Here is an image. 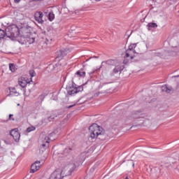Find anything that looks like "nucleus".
Listing matches in <instances>:
<instances>
[{"label": "nucleus", "mask_w": 179, "mask_h": 179, "mask_svg": "<svg viewBox=\"0 0 179 179\" xmlns=\"http://www.w3.org/2000/svg\"><path fill=\"white\" fill-rule=\"evenodd\" d=\"M89 132L92 139H96L97 137L104 135V129L97 124H93L89 127Z\"/></svg>", "instance_id": "1"}, {"label": "nucleus", "mask_w": 179, "mask_h": 179, "mask_svg": "<svg viewBox=\"0 0 179 179\" xmlns=\"http://www.w3.org/2000/svg\"><path fill=\"white\" fill-rule=\"evenodd\" d=\"M6 34L8 38H17L20 35V30L16 24H13L6 29Z\"/></svg>", "instance_id": "2"}, {"label": "nucleus", "mask_w": 179, "mask_h": 179, "mask_svg": "<svg viewBox=\"0 0 179 179\" xmlns=\"http://www.w3.org/2000/svg\"><path fill=\"white\" fill-rule=\"evenodd\" d=\"M135 48H136V43H131L126 50L124 60L123 61L124 65L128 64V60H127V59L130 58V59H134V58H136V55H138V53L135 51Z\"/></svg>", "instance_id": "3"}, {"label": "nucleus", "mask_w": 179, "mask_h": 179, "mask_svg": "<svg viewBox=\"0 0 179 179\" xmlns=\"http://www.w3.org/2000/svg\"><path fill=\"white\" fill-rule=\"evenodd\" d=\"M87 84V83H85L80 86H78V85L75 84V83H73V81L72 86L70 87L69 90L67 91V94H69V96H75V94H77V93H79L80 92H83V86Z\"/></svg>", "instance_id": "4"}, {"label": "nucleus", "mask_w": 179, "mask_h": 179, "mask_svg": "<svg viewBox=\"0 0 179 179\" xmlns=\"http://www.w3.org/2000/svg\"><path fill=\"white\" fill-rule=\"evenodd\" d=\"M68 175L62 176V172L61 171H55L50 176V179H66Z\"/></svg>", "instance_id": "5"}, {"label": "nucleus", "mask_w": 179, "mask_h": 179, "mask_svg": "<svg viewBox=\"0 0 179 179\" xmlns=\"http://www.w3.org/2000/svg\"><path fill=\"white\" fill-rule=\"evenodd\" d=\"M10 135L13 136L15 142H19V140L20 139V133H19V130H17V129L11 130Z\"/></svg>", "instance_id": "6"}, {"label": "nucleus", "mask_w": 179, "mask_h": 179, "mask_svg": "<svg viewBox=\"0 0 179 179\" xmlns=\"http://www.w3.org/2000/svg\"><path fill=\"white\" fill-rule=\"evenodd\" d=\"M43 16H44V14H43L42 12H36L34 14V19L36 22H38V23L43 24L44 23V21L43 20Z\"/></svg>", "instance_id": "7"}, {"label": "nucleus", "mask_w": 179, "mask_h": 179, "mask_svg": "<svg viewBox=\"0 0 179 179\" xmlns=\"http://www.w3.org/2000/svg\"><path fill=\"white\" fill-rule=\"evenodd\" d=\"M40 161H36L31 166L30 173H36L40 169Z\"/></svg>", "instance_id": "8"}, {"label": "nucleus", "mask_w": 179, "mask_h": 179, "mask_svg": "<svg viewBox=\"0 0 179 179\" xmlns=\"http://www.w3.org/2000/svg\"><path fill=\"white\" fill-rule=\"evenodd\" d=\"M52 134H50L49 136L45 137V143H43L42 145H41V149H48V147L50 146V136H51Z\"/></svg>", "instance_id": "9"}, {"label": "nucleus", "mask_w": 179, "mask_h": 179, "mask_svg": "<svg viewBox=\"0 0 179 179\" xmlns=\"http://www.w3.org/2000/svg\"><path fill=\"white\" fill-rule=\"evenodd\" d=\"M85 76H86V72L83 71V70H79L75 73L73 79H75V78H85Z\"/></svg>", "instance_id": "10"}, {"label": "nucleus", "mask_w": 179, "mask_h": 179, "mask_svg": "<svg viewBox=\"0 0 179 179\" xmlns=\"http://www.w3.org/2000/svg\"><path fill=\"white\" fill-rule=\"evenodd\" d=\"M29 83V82H27V80H26V79H24V78H20L18 80V85H20V86H21V87H26V86H27V84Z\"/></svg>", "instance_id": "11"}, {"label": "nucleus", "mask_w": 179, "mask_h": 179, "mask_svg": "<svg viewBox=\"0 0 179 179\" xmlns=\"http://www.w3.org/2000/svg\"><path fill=\"white\" fill-rule=\"evenodd\" d=\"M22 36L24 37H29L30 35V29L29 28H22Z\"/></svg>", "instance_id": "12"}, {"label": "nucleus", "mask_w": 179, "mask_h": 179, "mask_svg": "<svg viewBox=\"0 0 179 179\" xmlns=\"http://www.w3.org/2000/svg\"><path fill=\"white\" fill-rule=\"evenodd\" d=\"M122 69H121V66H116L113 71L110 73V76H114V75H115L116 73H118V72H121Z\"/></svg>", "instance_id": "13"}, {"label": "nucleus", "mask_w": 179, "mask_h": 179, "mask_svg": "<svg viewBox=\"0 0 179 179\" xmlns=\"http://www.w3.org/2000/svg\"><path fill=\"white\" fill-rule=\"evenodd\" d=\"M10 92L7 96H17V91H16V88L15 87H10L9 88Z\"/></svg>", "instance_id": "14"}, {"label": "nucleus", "mask_w": 179, "mask_h": 179, "mask_svg": "<svg viewBox=\"0 0 179 179\" xmlns=\"http://www.w3.org/2000/svg\"><path fill=\"white\" fill-rule=\"evenodd\" d=\"M65 55H66V52H65V50H59V52H57V58H60V59H62L63 57H65Z\"/></svg>", "instance_id": "15"}, {"label": "nucleus", "mask_w": 179, "mask_h": 179, "mask_svg": "<svg viewBox=\"0 0 179 179\" xmlns=\"http://www.w3.org/2000/svg\"><path fill=\"white\" fill-rule=\"evenodd\" d=\"M131 118H134V120H138V118H141V112H134L131 115Z\"/></svg>", "instance_id": "16"}, {"label": "nucleus", "mask_w": 179, "mask_h": 179, "mask_svg": "<svg viewBox=\"0 0 179 179\" xmlns=\"http://www.w3.org/2000/svg\"><path fill=\"white\" fill-rule=\"evenodd\" d=\"M44 99H45V95L44 94L39 95L37 99L38 103H40V104H41V103L44 101Z\"/></svg>", "instance_id": "17"}, {"label": "nucleus", "mask_w": 179, "mask_h": 179, "mask_svg": "<svg viewBox=\"0 0 179 179\" xmlns=\"http://www.w3.org/2000/svg\"><path fill=\"white\" fill-rule=\"evenodd\" d=\"M71 152H72V148H66L64 150L62 155L63 156H68V155H69Z\"/></svg>", "instance_id": "18"}, {"label": "nucleus", "mask_w": 179, "mask_h": 179, "mask_svg": "<svg viewBox=\"0 0 179 179\" xmlns=\"http://www.w3.org/2000/svg\"><path fill=\"white\" fill-rule=\"evenodd\" d=\"M148 30H150V29H155L157 27V24L155 22H150L148 24Z\"/></svg>", "instance_id": "19"}, {"label": "nucleus", "mask_w": 179, "mask_h": 179, "mask_svg": "<svg viewBox=\"0 0 179 179\" xmlns=\"http://www.w3.org/2000/svg\"><path fill=\"white\" fill-rule=\"evenodd\" d=\"M161 89L163 92H166V93H170L171 92V89L169 88L167 85H163Z\"/></svg>", "instance_id": "20"}, {"label": "nucleus", "mask_w": 179, "mask_h": 179, "mask_svg": "<svg viewBox=\"0 0 179 179\" xmlns=\"http://www.w3.org/2000/svg\"><path fill=\"white\" fill-rule=\"evenodd\" d=\"M5 36H6V30L3 31V29H0V40L4 38Z\"/></svg>", "instance_id": "21"}, {"label": "nucleus", "mask_w": 179, "mask_h": 179, "mask_svg": "<svg viewBox=\"0 0 179 179\" xmlns=\"http://www.w3.org/2000/svg\"><path fill=\"white\" fill-rule=\"evenodd\" d=\"M54 19H55V15L54 14V13H50L48 14V20H50V22H52Z\"/></svg>", "instance_id": "22"}, {"label": "nucleus", "mask_w": 179, "mask_h": 179, "mask_svg": "<svg viewBox=\"0 0 179 179\" xmlns=\"http://www.w3.org/2000/svg\"><path fill=\"white\" fill-rule=\"evenodd\" d=\"M9 69L11 71V72H15V71H16V66L13 64H10Z\"/></svg>", "instance_id": "23"}, {"label": "nucleus", "mask_w": 179, "mask_h": 179, "mask_svg": "<svg viewBox=\"0 0 179 179\" xmlns=\"http://www.w3.org/2000/svg\"><path fill=\"white\" fill-rule=\"evenodd\" d=\"M31 131H36V127L31 126L27 129V132H31Z\"/></svg>", "instance_id": "24"}, {"label": "nucleus", "mask_w": 179, "mask_h": 179, "mask_svg": "<svg viewBox=\"0 0 179 179\" xmlns=\"http://www.w3.org/2000/svg\"><path fill=\"white\" fill-rule=\"evenodd\" d=\"M29 75L31 78H34V76H36V71H34V70H30Z\"/></svg>", "instance_id": "25"}, {"label": "nucleus", "mask_w": 179, "mask_h": 179, "mask_svg": "<svg viewBox=\"0 0 179 179\" xmlns=\"http://www.w3.org/2000/svg\"><path fill=\"white\" fill-rule=\"evenodd\" d=\"M75 169H76V167L75 166V165H73L72 168L69 171V174L68 176H71V174H72V172L73 171V170H75Z\"/></svg>", "instance_id": "26"}, {"label": "nucleus", "mask_w": 179, "mask_h": 179, "mask_svg": "<svg viewBox=\"0 0 179 179\" xmlns=\"http://www.w3.org/2000/svg\"><path fill=\"white\" fill-rule=\"evenodd\" d=\"M108 65H113L114 64V60L113 59H109L108 61H106V62Z\"/></svg>", "instance_id": "27"}, {"label": "nucleus", "mask_w": 179, "mask_h": 179, "mask_svg": "<svg viewBox=\"0 0 179 179\" xmlns=\"http://www.w3.org/2000/svg\"><path fill=\"white\" fill-rule=\"evenodd\" d=\"M152 57H162V54H160L159 52H153Z\"/></svg>", "instance_id": "28"}, {"label": "nucleus", "mask_w": 179, "mask_h": 179, "mask_svg": "<svg viewBox=\"0 0 179 179\" xmlns=\"http://www.w3.org/2000/svg\"><path fill=\"white\" fill-rule=\"evenodd\" d=\"M48 121H50V122L54 121V120H55V116L52 115V116L49 117L48 118Z\"/></svg>", "instance_id": "29"}, {"label": "nucleus", "mask_w": 179, "mask_h": 179, "mask_svg": "<svg viewBox=\"0 0 179 179\" xmlns=\"http://www.w3.org/2000/svg\"><path fill=\"white\" fill-rule=\"evenodd\" d=\"M12 117H13V115L10 114L9 116H8V120H7V121H9L10 120H12V121H15V119L12 118Z\"/></svg>", "instance_id": "30"}, {"label": "nucleus", "mask_w": 179, "mask_h": 179, "mask_svg": "<svg viewBox=\"0 0 179 179\" xmlns=\"http://www.w3.org/2000/svg\"><path fill=\"white\" fill-rule=\"evenodd\" d=\"M35 38L34 37L29 39L30 43H34Z\"/></svg>", "instance_id": "31"}, {"label": "nucleus", "mask_w": 179, "mask_h": 179, "mask_svg": "<svg viewBox=\"0 0 179 179\" xmlns=\"http://www.w3.org/2000/svg\"><path fill=\"white\" fill-rule=\"evenodd\" d=\"M75 106H76V104H73V105L69 106L68 107V108H72V107H75Z\"/></svg>", "instance_id": "32"}, {"label": "nucleus", "mask_w": 179, "mask_h": 179, "mask_svg": "<svg viewBox=\"0 0 179 179\" xmlns=\"http://www.w3.org/2000/svg\"><path fill=\"white\" fill-rule=\"evenodd\" d=\"M15 3H19L20 2V0H14Z\"/></svg>", "instance_id": "33"}, {"label": "nucleus", "mask_w": 179, "mask_h": 179, "mask_svg": "<svg viewBox=\"0 0 179 179\" xmlns=\"http://www.w3.org/2000/svg\"><path fill=\"white\" fill-rule=\"evenodd\" d=\"M131 163H132V166H135V164H134V162L131 161Z\"/></svg>", "instance_id": "34"}, {"label": "nucleus", "mask_w": 179, "mask_h": 179, "mask_svg": "<svg viewBox=\"0 0 179 179\" xmlns=\"http://www.w3.org/2000/svg\"><path fill=\"white\" fill-rule=\"evenodd\" d=\"M175 78H179V75L178 76H175Z\"/></svg>", "instance_id": "35"}, {"label": "nucleus", "mask_w": 179, "mask_h": 179, "mask_svg": "<svg viewBox=\"0 0 179 179\" xmlns=\"http://www.w3.org/2000/svg\"><path fill=\"white\" fill-rule=\"evenodd\" d=\"M94 58H99V57H97V56H94Z\"/></svg>", "instance_id": "36"}, {"label": "nucleus", "mask_w": 179, "mask_h": 179, "mask_svg": "<svg viewBox=\"0 0 179 179\" xmlns=\"http://www.w3.org/2000/svg\"><path fill=\"white\" fill-rule=\"evenodd\" d=\"M17 106H20V104L18 103Z\"/></svg>", "instance_id": "37"}, {"label": "nucleus", "mask_w": 179, "mask_h": 179, "mask_svg": "<svg viewBox=\"0 0 179 179\" xmlns=\"http://www.w3.org/2000/svg\"><path fill=\"white\" fill-rule=\"evenodd\" d=\"M96 1H100V0H96Z\"/></svg>", "instance_id": "38"}]
</instances>
